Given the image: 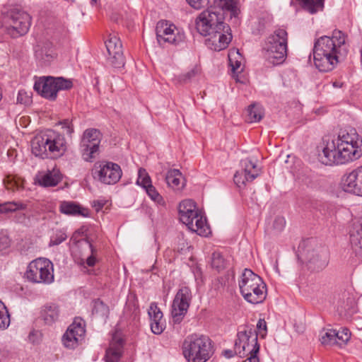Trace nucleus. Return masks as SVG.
Instances as JSON below:
<instances>
[{
	"label": "nucleus",
	"mask_w": 362,
	"mask_h": 362,
	"mask_svg": "<svg viewBox=\"0 0 362 362\" xmlns=\"http://www.w3.org/2000/svg\"><path fill=\"white\" fill-rule=\"evenodd\" d=\"M214 4L220 8H210L202 11L196 20V28L203 36H208L206 45L214 51L226 49L232 39L228 33L229 26L223 21V11H229L230 16H238L239 8L237 0H214Z\"/></svg>",
	"instance_id": "nucleus-1"
},
{
	"label": "nucleus",
	"mask_w": 362,
	"mask_h": 362,
	"mask_svg": "<svg viewBox=\"0 0 362 362\" xmlns=\"http://www.w3.org/2000/svg\"><path fill=\"white\" fill-rule=\"evenodd\" d=\"M318 153L325 165L344 164L362 156V139L355 129L341 131L335 139L326 140Z\"/></svg>",
	"instance_id": "nucleus-2"
},
{
	"label": "nucleus",
	"mask_w": 362,
	"mask_h": 362,
	"mask_svg": "<svg viewBox=\"0 0 362 362\" xmlns=\"http://www.w3.org/2000/svg\"><path fill=\"white\" fill-rule=\"evenodd\" d=\"M349 50L346 35L334 30L332 36L324 35L315 40L313 49L315 66L320 71H332L346 59Z\"/></svg>",
	"instance_id": "nucleus-3"
},
{
	"label": "nucleus",
	"mask_w": 362,
	"mask_h": 362,
	"mask_svg": "<svg viewBox=\"0 0 362 362\" xmlns=\"http://www.w3.org/2000/svg\"><path fill=\"white\" fill-rule=\"evenodd\" d=\"M31 150L35 156L42 158H47L49 153L59 156L66 151V141L64 135L48 129L33 139Z\"/></svg>",
	"instance_id": "nucleus-4"
},
{
	"label": "nucleus",
	"mask_w": 362,
	"mask_h": 362,
	"mask_svg": "<svg viewBox=\"0 0 362 362\" xmlns=\"http://www.w3.org/2000/svg\"><path fill=\"white\" fill-rule=\"evenodd\" d=\"M238 286L244 299L252 304L262 303L267 296V286L262 279L251 269H245L238 279Z\"/></svg>",
	"instance_id": "nucleus-5"
},
{
	"label": "nucleus",
	"mask_w": 362,
	"mask_h": 362,
	"mask_svg": "<svg viewBox=\"0 0 362 362\" xmlns=\"http://www.w3.org/2000/svg\"><path fill=\"white\" fill-rule=\"evenodd\" d=\"M182 348L187 362H206L211 357V340L203 334H192L187 336Z\"/></svg>",
	"instance_id": "nucleus-6"
},
{
	"label": "nucleus",
	"mask_w": 362,
	"mask_h": 362,
	"mask_svg": "<svg viewBox=\"0 0 362 362\" xmlns=\"http://www.w3.org/2000/svg\"><path fill=\"white\" fill-rule=\"evenodd\" d=\"M180 221L187 228L202 236H207L210 233V228L206 218L197 208L195 202L192 199L182 201L178 206Z\"/></svg>",
	"instance_id": "nucleus-7"
},
{
	"label": "nucleus",
	"mask_w": 362,
	"mask_h": 362,
	"mask_svg": "<svg viewBox=\"0 0 362 362\" xmlns=\"http://www.w3.org/2000/svg\"><path fill=\"white\" fill-rule=\"evenodd\" d=\"M235 352L240 357H246L244 362H259L257 354L259 344L255 329L250 326H244L237 334L235 342Z\"/></svg>",
	"instance_id": "nucleus-8"
},
{
	"label": "nucleus",
	"mask_w": 362,
	"mask_h": 362,
	"mask_svg": "<svg viewBox=\"0 0 362 362\" xmlns=\"http://www.w3.org/2000/svg\"><path fill=\"white\" fill-rule=\"evenodd\" d=\"M265 57L274 65L284 62L287 53V33L284 29H278L271 35L264 47Z\"/></svg>",
	"instance_id": "nucleus-9"
},
{
	"label": "nucleus",
	"mask_w": 362,
	"mask_h": 362,
	"mask_svg": "<svg viewBox=\"0 0 362 362\" xmlns=\"http://www.w3.org/2000/svg\"><path fill=\"white\" fill-rule=\"evenodd\" d=\"M313 240H309L303 248L301 257L305 261L308 268L313 271L325 269L329 262V252L327 247L313 245Z\"/></svg>",
	"instance_id": "nucleus-10"
},
{
	"label": "nucleus",
	"mask_w": 362,
	"mask_h": 362,
	"mask_svg": "<svg viewBox=\"0 0 362 362\" xmlns=\"http://www.w3.org/2000/svg\"><path fill=\"white\" fill-rule=\"evenodd\" d=\"M25 276L33 283L49 284L54 281L53 264L48 259H36L28 264Z\"/></svg>",
	"instance_id": "nucleus-11"
},
{
	"label": "nucleus",
	"mask_w": 362,
	"mask_h": 362,
	"mask_svg": "<svg viewBox=\"0 0 362 362\" xmlns=\"http://www.w3.org/2000/svg\"><path fill=\"white\" fill-rule=\"evenodd\" d=\"M72 86L73 83L69 79L48 76L36 81L34 84V89L40 93L43 98L54 100L59 90H69Z\"/></svg>",
	"instance_id": "nucleus-12"
},
{
	"label": "nucleus",
	"mask_w": 362,
	"mask_h": 362,
	"mask_svg": "<svg viewBox=\"0 0 362 362\" xmlns=\"http://www.w3.org/2000/svg\"><path fill=\"white\" fill-rule=\"evenodd\" d=\"M5 21L8 34L17 37L28 33L31 25V17L24 11L13 8L8 12Z\"/></svg>",
	"instance_id": "nucleus-13"
},
{
	"label": "nucleus",
	"mask_w": 362,
	"mask_h": 362,
	"mask_svg": "<svg viewBox=\"0 0 362 362\" xmlns=\"http://www.w3.org/2000/svg\"><path fill=\"white\" fill-rule=\"evenodd\" d=\"M102 134L96 129H88L83 134L80 151L84 160L92 162L99 153Z\"/></svg>",
	"instance_id": "nucleus-14"
},
{
	"label": "nucleus",
	"mask_w": 362,
	"mask_h": 362,
	"mask_svg": "<svg viewBox=\"0 0 362 362\" xmlns=\"http://www.w3.org/2000/svg\"><path fill=\"white\" fill-rule=\"evenodd\" d=\"M192 298L190 288L187 286L180 288L173 300L171 316L174 323L179 324L184 319Z\"/></svg>",
	"instance_id": "nucleus-15"
},
{
	"label": "nucleus",
	"mask_w": 362,
	"mask_h": 362,
	"mask_svg": "<svg viewBox=\"0 0 362 362\" xmlns=\"http://www.w3.org/2000/svg\"><path fill=\"white\" fill-rule=\"evenodd\" d=\"M156 37L158 43L165 42L178 45L185 40V33L174 24L167 21H160L156 27Z\"/></svg>",
	"instance_id": "nucleus-16"
},
{
	"label": "nucleus",
	"mask_w": 362,
	"mask_h": 362,
	"mask_svg": "<svg viewBox=\"0 0 362 362\" xmlns=\"http://www.w3.org/2000/svg\"><path fill=\"white\" fill-rule=\"evenodd\" d=\"M94 177L106 185L117 183L122 177V172L120 166L112 162H102L93 169Z\"/></svg>",
	"instance_id": "nucleus-17"
},
{
	"label": "nucleus",
	"mask_w": 362,
	"mask_h": 362,
	"mask_svg": "<svg viewBox=\"0 0 362 362\" xmlns=\"http://www.w3.org/2000/svg\"><path fill=\"white\" fill-rule=\"evenodd\" d=\"M105 47L108 53L107 61L115 69L124 66L125 60L123 55L122 45L119 37L110 35L105 41Z\"/></svg>",
	"instance_id": "nucleus-18"
},
{
	"label": "nucleus",
	"mask_w": 362,
	"mask_h": 362,
	"mask_svg": "<svg viewBox=\"0 0 362 362\" xmlns=\"http://www.w3.org/2000/svg\"><path fill=\"white\" fill-rule=\"evenodd\" d=\"M241 165L243 170L237 171L233 177L234 182L240 188L244 187L247 182L253 181L260 174V168L250 159L242 160Z\"/></svg>",
	"instance_id": "nucleus-19"
},
{
	"label": "nucleus",
	"mask_w": 362,
	"mask_h": 362,
	"mask_svg": "<svg viewBox=\"0 0 362 362\" xmlns=\"http://www.w3.org/2000/svg\"><path fill=\"white\" fill-rule=\"evenodd\" d=\"M345 192L362 196V165L351 171L343 181Z\"/></svg>",
	"instance_id": "nucleus-20"
},
{
	"label": "nucleus",
	"mask_w": 362,
	"mask_h": 362,
	"mask_svg": "<svg viewBox=\"0 0 362 362\" xmlns=\"http://www.w3.org/2000/svg\"><path fill=\"white\" fill-rule=\"evenodd\" d=\"M34 52L35 59L43 64H49L55 57L53 45L49 40L37 42Z\"/></svg>",
	"instance_id": "nucleus-21"
},
{
	"label": "nucleus",
	"mask_w": 362,
	"mask_h": 362,
	"mask_svg": "<svg viewBox=\"0 0 362 362\" xmlns=\"http://www.w3.org/2000/svg\"><path fill=\"white\" fill-rule=\"evenodd\" d=\"M350 243L353 252L362 261V221L353 224L350 230Z\"/></svg>",
	"instance_id": "nucleus-22"
},
{
	"label": "nucleus",
	"mask_w": 362,
	"mask_h": 362,
	"mask_svg": "<svg viewBox=\"0 0 362 362\" xmlns=\"http://www.w3.org/2000/svg\"><path fill=\"white\" fill-rule=\"evenodd\" d=\"M165 180L168 187L174 190H182L185 185V179L177 169H170L167 172Z\"/></svg>",
	"instance_id": "nucleus-23"
},
{
	"label": "nucleus",
	"mask_w": 362,
	"mask_h": 362,
	"mask_svg": "<svg viewBox=\"0 0 362 362\" xmlns=\"http://www.w3.org/2000/svg\"><path fill=\"white\" fill-rule=\"evenodd\" d=\"M61 213L69 216H88V210L81 208L79 205L73 202H62L59 205Z\"/></svg>",
	"instance_id": "nucleus-24"
},
{
	"label": "nucleus",
	"mask_w": 362,
	"mask_h": 362,
	"mask_svg": "<svg viewBox=\"0 0 362 362\" xmlns=\"http://www.w3.org/2000/svg\"><path fill=\"white\" fill-rule=\"evenodd\" d=\"M60 315L59 306L55 304L45 305L41 310V317L45 323L49 325L57 322Z\"/></svg>",
	"instance_id": "nucleus-25"
},
{
	"label": "nucleus",
	"mask_w": 362,
	"mask_h": 362,
	"mask_svg": "<svg viewBox=\"0 0 362 362\" xmlns=\"http://www.w3.org/2000/svg\"><path fill=\"white\" fill-rule=\"evenodd\" d=\"M65 334H70L78 337L81 342L84 340L86 334V323L81 317H76L74 322L68 327Z\"/></svg>",
	"instance_id": "nucleus-26"
},
{
	"label": "nucleus",
	"mask_w": 362,
	"mask_h": 362,
	"mask_svg": "<svg viewBox=\"0 0 362 362\" xmlns=\"http://www.w3.org/2000/svg\"><path fill=\"white\" fill-rule=\"evenodd\" d=\"M61 175L58 170L47 171L39 180V183L43 187H54L61 181Z\"/></svg>",
	"instance_id": "nucleus-27"
},
{
	"label": "nucleus",
	"mask_w": 362,
	"mask_h": 362,
	"mask_svg": "<svg viewBox=\"0 0 362 362\" xmlns=\"http://www.w3.org/2000/svg\"><path fill=\"white\" fill-rule=\"evenodd\" d=\"M263 115L262 106L257 104H252L248 107L247 120L250 123L259 122L263 117Z\"/></svg>",
	"instance_id": "nucleus-28"
},
{
	"label": "nucleus",
	"mask_w": 362,
	"mask_h": 362,
	"mask_svg": "<svg viewBox=\"0 0 362 362\" xmlns=\"http://www.w3.org/2000/svg\"><path fill=\"white\" fill-rule=\"evenodd\" d=\"M325 0H300L303 8L313 14L324 8Z\"/></svg>",
	"instance_id": "nucleus-29"
},
{
	"label": "nucleus",
	"mask_w": 362,
	"mask_h": 362,
	"mask_svg": "<svg viewBox=\"0 0 362 362\" xmlns=\"http://www.w3.org/2000/svg\"><path fill=\"white\" fill-rule=\"evenodd\" d=\"M122 356V350L119 346H111L106 350V362H118Z\"/></svg>",
	"instance_id": "nucleus-30"
},
{
	"label": "nucleus",
	"mask_w": 362,
	"mask_h": 362,
	"mask_svg": "<svg viewBox=\"0 0 362 362\" xmlns=\"http://www.w3.org/2000/svg\"><path fill=\"white\" fill-rule=\"evenodd\" d=\"M93 305V314L101 317H107L109 314V308L100 299L95 300Z\"/></svg>",
	"instance_id": "nucleus-31"
},
{
	"label": "nucleus",
	"mask_w": 362,
	"mask_h": 362,
	"mask_svg": "<svg viewBox=\"0 0 362 362\" xmlns=\"http://www.w3.org/2000/svg\"><path fill=\"white\" fill-rule=\"evenodd\" d=\"M337 330L329 329L321 332L320 341L325 345H334L336 341Z\"/></svg>",
	"instance_id": "nucleus-32"
},
{
	"label": "nucleus",
	"mask_w": 362,
	"mask_h": 362,
	"mask_svg": "<svg viewBox=\"0 0 362 362\" xmlns=\"http://www.w3.org/2000/svg\"><path fill=\"white\" fill-rule=\"evenodd\" d=\"M136 185L141 187L143 189L152 185L151 178L146 169L142 168L139 169Z\"/></svg>",
	"instance_id": "nucleus-33"
},
{
	"label": "nucleus",
	"mask_w": 362,
	"mask_h": 362,
	"mask_svg": "<svg viewBox=\"0 0 362 362\" xmlns=\"http://www.w3.org/2000/svg\"><path fill=\"white\" fill-rule=\"evenodd\" d=\"M11 323L10 315L4 303L0 301V329H6Z\"/></svg>",
	"instance_id": "nucleus-34"
},
{
	"label": "nucleus",
	"mask_w": 362,
	"mask_h": 362,
	"mask_svg": "<svg viewBox=\"0 0 362 362\" xmlns=\"http://www.w3.org/2000/svg\"><path fill=\"white\" fill-rule=\"evenodd\" d=\"M62 342L65 348L69 349H74L82 343L78 337L65 333L62 337Z\"/></svg>",
	"instance_id": "nucleus-35"
},
{
	"label": "nucleus",
	"mask_w": 362,
	"mask_h": 362,
	"mask_svg": "<svg viewBox=\"0 0 362 362\" xmlns=\"http://www.w3.org/2000/svg\"><path fill=\"white\" fill-rule=\"evenodd\" d=\"M151 200L160 205H164L165 202L162 196L158 192L156 187L151 185L144 189Z\"/></svg>",
	"instance_id": "nucleus-36"
},
{
	"label": "nucleus",
	"mask_w": 362,
	"mask_h": 362,
	"mask_svg": "<svg viewBox=\"0 0 362 362\" xmlns=\"http://www.w3.org/2000/svg\"><path fill=\"white\" fill-rule=\"evenodd\" d=\"M351 333L347 328H341L339 330H337L336 334V344L340 346L346 344V343L350 339Z\"/></svg>",
	"instance_id": "nucleus-37"
},
{
	"label": "nucleus",
	"mask_w": 362,
	"mask_h": 362,
	"mask_svg": "<svg viewBox=\"0 0 362 362\" xmlns=\"http://www.w3.org/2000/svg\"><path fill=\"white\" fill-rule=\"evenodd\" d=\"M226 262L224 259L223 255L218 252H214L212 254L211 257V266L212 267L221 270L226 267Z\"/></svg>",
	"instance_id": "nucleus-38"
},
{
	"label": "nucleus",
	"mask_w": 362,
	"mask_h": 362,
	"mask_svg": "<svg viewBox=\"0 0 362 362\" xmlns=\"http://www.w3.org/2000/svg\"><path fill=\"white\" fill-rule=\"evenodd\" d=\"M148 315L150 318V322L153 320H160L163 317V313L158 307L156 303H151L148 310Z\"/></svg>",
	"instance_id": "nucleus-39"
},
{
	"label": "nucleus",
	"mask_w": 362,
	"mask_h": 362,
	"mask_svg": "<svg viewBox=\"0 0 362 362\" xmlns=\"http://www.w3.org/2000/svg\"><path fill=\"white\" fill-rule=\"evenodd\" d=\"M26 204L21 202H8L0 206L1 212L15 211L18 209H25Z\"/></svg>",
	"instance_id": "nucleus-40"
},
{
	"label": "nucleus",
	"mask_w": 362,
	"mask_h": 362,
	"mask_svg": "<svg viewBox=\"0 0 362 362\" xmlns=\"http://www.w3.org/2000/svg\"><path fill=\"white\" fill-rule=\"evenodd\" d=\"M151 332L155 334H160L165 328V322L163 317L160 320H153L150 322Z\"/></svg>",
	"instance_id": "nucleus-41"
},
{
	"label": "nucleus",
	"mask_w": 362,
	"mask_h": 362,
	"mask_svg": "<svg viewBox=\"0 0 362 362\" xmlns=\"http://www.w3.org/2000/svg\"><path fill=\"white\" fill-rule=\"evenodd\" d=\"M67 238L66 234L63 230H57L56 233L51 237L50 241L49 243V246H54L61 244L64 242Z\"/></svg>",
	"instance_id": "nucleus-42"
},
{
	"label": "nucleus",
	"mask_w": 362,
	"mask_h": 362,
	"mask_svg": "<svg viewBox=\"0 0 362 362\" xmlns=\"http://www.w3.org/2000/svg\"><path fill=\"white\" fill-rule=\"evenodd\" d=\"M32 93L28 92L24 89L18 91L17 96V103L20 104L28 105L32 101Z\"/></svg>",
	"instance_id": "nucleus-43"
},
{
	"label": "nucleus",
	"mask_w": 362,
	"mask_h": 362,
	"mask_svg": "<svg viewBox=\"0 0 362 362\" xmlns=\"http://www.w3.org/2000/svg\"><path fill=\"white\" fill-rule=\"evenodd\" d=\"M257 336L259 335L262 338H264L267 333V322L264 319H259L257 323V330H255Z\"/></svg>",
	"instance_id": "nucleus-44"
},
{
	"label": "nucleus",
	"mask_w": 362,
	"mask_h": 362,
	"mask_svg": "<svg viewBox=\"0 0 362 362\" xmlns=\"http://www.w3.org/2000/svg\"><path fill=\"white\" fill-rule=\"evenodd\" d=\"M11 245V240L6 234L0 233V252L6 251Z\"/></svg>",
	"instance_id": "nucleus-45"
},
{
	"label": "nucleus",
	"mask_w": 362,
	"mask_h": 362,
	"mask_svg": "<svg viewBox=\"0 0 362 362\" xmlns=\"http://www.w3.org/2000/svg\"><path fill=\"white\" fill-rule=\"evenodd\" d=\"M286 226V220L282 216H277L273 223V228L277 232H281L284 230Z\"/></svg>",
	"instance_id": "nucleus-46"
},
{
	"label": "nucleus",
	"mask_w": 362,
	"mask_h": 362,
	"mask_svg": "<svg viewBox=\"0 0 362 362\" xmlns=\"http://www.w3.org/2000/svg\"><path fill=\"white\" fill-rule=\"evenodd\" d=\"M42 340V334L37 330H33L28 335V341L33 344H38Z\"/></svg>",
	"instance_id": "nucleus-47"
},
{
	"label": "nucleus",
	"mask_w": 362,
	"mask_h": 362,
	"mask_svg": "<svg viewBox=\"0 0 362 362\" xmlns=\"http://www.w3.org/2000/svg\"><path fill=\"white\" fill-rule=\"evenodd\" d=\"M188 4L195 9H200L209 4V0H187Z\"/></svg>",
	"instance_id": "nucleus-48"
},
{
	"label": "nucleus",
	"mask_w": 362,
	"mask_h": 362,
	"mask_svg": "<svg viewBox=\"0 0 362 362\" xmlns=\"http://www.w3.org/2000/svg\"><path fill=\"white\" fill-rule=\"evenodd\" d=\"M60 124L62 126V129H64L67 134L71 135L73 133L74 127L71 122H70L69 119H64L63 122H61Z\"/></svg>",
	"instance_id": "nucleus-49"
},
{
	"label": "nucleus",
	"mask_w": 362,
	"mask_h": 362,
	"mask_svg": "<svg viewBox=\"0 0 362 362\" xmlns=\"http://www.w3.org/2000/svg\"><path fill=\"white\" fill-rule=\"evenodd\" d=\"M89 247L90 248V250H91V255L89 256L87 259H86V264L89 267H93L95 263H96V258L94 255L95 252V250H94L93 245L91 244H89Z\"/></svg>",
	"instance_id": "nucleus-50"
},
{
	"label": "nucleus",
	"mask_w": 362,
	"mask_h": 362,
	"mask_svg": "<svg viewBox=\"0 0 362 362\" xmlns=\"http://www.w3.org/2000/svg\"><path fill=\"white\" fill-rule=\"evenodd\" d=\"M233 54H234V52H230L228 54V58H229L230 65V66L232 68V71L233 72H235L240 67L241 62L238 61V60H235V62H233V60L232 59Z\"/></svg>",
	"instance_id": "nucleus-51"
},
{
	"label": "nucleus",
	"mask_w": 362,
	"mask_h": 362,
	"mask_svg": "<svg viewBox=\"0 0 362 362\" xmlns=\"http://www.w3.org/2000/svg\"><path fill=\"white\" fill-rule=\"evenodd\" d=\"M197 74L198 69L197 68H193L189 71L182 76V80L184 81H189L191 78L194 77Z\"/></svg>",
	"instance_id": "nucleus-52"
},
{
	"label": "nucleus",
	"mask_w": 362,
	"mask_h": 362,
	"mask_svg": "<svg viewBox=\"0 0 362 362\" xmlns=\"http://www.w3.org/2000/svg\"><path fill=\"white\" fill-rule=\"evenodd\" d=\"M106 202L107 200L104 199L94 200L93 202V206L95 209L97 211H98L103 209V207L105 205Z\"/></svg>",
	"instance_id": "nucleus-53"
},
{
	"label": "nucleus",
	"mask_w": 362,
	"mask_h": 362,
	"mask_svg": "<svg viewBox=\"0 0 362 362\" xmlns=\"http://www.w3.org/2000/svg\"><path fill=\"white\" fill-rule=\"evenodd\" d=\"M224 355L227 357V358H231L233 354V351H230V350H226L224 351Z\"/></svg>",
	"instance_id": "nucleus-54"
},
{
	"label": "nucleus",
	"mask_w": 362,
	"mask_h": 362,
	"mask_svg": "<svg viewBox=\"0 0 362 362\" xmlns=\"http://www.w3.org/2000/svg\"><path fill=\"white\" fill-rule=\"evenodd\" d=\"M332 86L334 87V88H341L342 86V83H340L339 81H334L333 83H332Z\"/></svg>",
	"instance_id": "nucleus-55"
},
{
	"label": "nucleus",
	"mask_w": 362,
	"mask_h": 362,
	"mask_svg": "<svg viewBox=\"0 0 362 362\" xmlns=\"http://www.w3.org/2000/svg\"><path fill=\"white\" fill-rule=\"evenodd\" d=\"M98 1H100V0H91V4L92 5L97 4Z\"/></svg>",
	"instance_id": "nucleus-56"
},
{
	"label": "nucleus",
	"mask_w": 362,
	"mask_h": 362,
	"mask_svg": "<svg viewBox=\"0 0 362 362\" xmlns=\"http://www.w3.org/2000/svg\"><path fill=\"white\" fill-rule=\"evenodd\" d=\"M6 180H7L8 182L11 181V180H10V177H8L6 178Z\"/></svg>",
	"instance_id": "nucleus-57"
}]
</instances>
